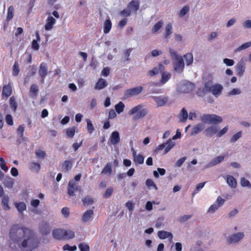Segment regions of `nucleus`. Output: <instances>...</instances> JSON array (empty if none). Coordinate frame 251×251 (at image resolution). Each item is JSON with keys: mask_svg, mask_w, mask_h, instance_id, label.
<instances>
[{"mask_svg": "<svg viewBox=\"0 0 251 251\" xmlns=\"http://www.w3.org/2000/svg\"><path fill=\"white\" fill-rule=\"evenodd\" d=\"M25 234L28 236V240L30 238L35 240V234L33 230L28 228L20 227L19 225H14L11 227L9 237L14 243H18Z\"/></svg>", "mask_w": 251, "mask_h": 251, "instance_id": "obj_1", "label": "nucleus"}, {"mask_svg": "<svg viewBox=\"0 0 251 251\" xmlns=\"http://www.w3.org/2000/svg\"><path fill=\"white\" fill-rule=\"evenodd\" d=\"M143 107L142 105H138L132 108L129 112V115H133L135 113L137 114L134 116V120H139L148 113V110L147 109H142Z\"/></svg>", "mask_w": 251, "mask_h": 251, "instance_id": "obj_2", "label": "nucleus"}, {"mask_svg": "<svg viewBox=\"0 0 251 251\" xmlns=\"http://www.w3.org/2000/svg\"><path fill=\"white\" fill-rule=\"evenodd\" d=\"M201 120L204 123L216 124L222 122V118L215 114H203L201 117Z\"/></svg>", "mask_w": 251, "mask_h": 251, "instance_id": "obj_3", "label": "nucleus"}, {"mask_svg": "<svg viewBox=\"0 0 251 251\" xmlns=\"http://www.w3.org/2000/svg\"><path fill=\"white\" fill-rule=\"evenodd\" d=\"M38 229L42 235H47L50 233L51 228L49 223L45 221H42L39 225Z\"/></svg>", "mask_w": 251, "mask_h": 251, "instance_id": "obj_4", "label": "nucleus"}, {"mask_svg": "<svg viewBox=\"0 0 251 251\" xmlns=\"http://www.w3.org/2000/svg\"><path fill=\"white\" fill-rule=\"evenodd\" d=\"M143 89V87L141 86L127 89L125 92V97L129 98L133 96L138 95L142 91Z\"/></svg>", "mask_w": 251, "mask_h": 251, "instance_id": "obj_5", "label": "nucleus"}, {"mask_svg": "<svg viewBox=\"0 0 251 251\" xmlns=\"http://www.w3.org/2000/svg\"><path fill=\"white\" fill-rule=\"evenodd\" d=\"M39 75L41 77L40 82L42 83H44L45 78L48 75V70L47 64L43 62L42 63L39 69Z\"/></svg>", "mask_w": 251, "mask_h": 251, "instance_id": "obj_6", "label": "nucleus"}, {"mask_svg": "<svg viewBox=\"0 0 251 251\" xmlns=\"http://www.w3.org/2000/svg\"><path fill=\"white\" fill-rule=\"evenodd\" d=\"M28 241L30 242L29 246L32 249L37 248L38 246L39 242L37 240V237L35 236V240L30 238L28 240V236L27 239H25L21 243V247L23 248H25L28 246Z\"/></svg>", "mask_w": 251, "mask_h": 251, "instance_id": "obj_7", "label": "nucleus"}, {"mask_svg": "<svg viewBox=\"0 0 251 251\" xmlns=\"http://www.w3.org/2000/svg\"><path fill=\"white\" fill-rule=\"evenodd\" d=\"M79 186L78 183L71 180L69 181L68 186V193L69 196H74L75 192L78 190Z\"/></svg>", "mask_w": 251, "mask_h": 251, "instance_id": "obj_8", "label": "nucleus"}, {"mask_svg": "<svg viewBox=\"0 0 251 251\" xmlns=\"http://www.w3.org/2000/svg\"><path fill=\"white\" fill-rule=\"evenodd\" d=\"M184 67L183 59L181 56L176 57V62L174 64V70L178 73L183 71Z\"/></svg>", "mask_w": 251, "mask_h": 251, "instance_id": "obj_9", "label": "nucleus"}, {"mask_svg": "<svg viewBox=\"0 0 251 251\" xmlns=\"http://www.w3.org/2000/svg\"><path fill=\"white\" fill-rule=\"evenodd\" d=\"M12 93V87L10 83L4 85L2 88L1 97L2 99H6L11 95Z\"/></svg>", "mask_w": 251, "mask_h": 251, "instance_id": "obj_10", "label": "nucleus"}, {"mask_svg": "<svg viewBox=\"0 0 251 251\" xmlns=\"http://www.w3.org/2000/svg\"><path fill=\"white\" fill-rule=\"evenodd\" d=\"M244 234L243 232H238L231 235L228 239L229 244L239 242L243 238Z\"/></svg>", "mask_w": 251, "mask_h": 251, "instance_id": "obj_11", "label": "nucleus"}, {"mask_svg": "<svg viewBox=\"0 0 251 251\" xmlns=\"http://www.w3.org/2000/svg\"><path fill=\"white\" fill-rule=\"evenodd\" d=\"M246 66L244 61L241 59L236 65L235 71L238 76H241L244 73Z\"/></svg>", "mask_w": 251, "mask_h": 251, "instance_id": "obj_12", "label": "nucleus"}, {"mask_svg": "<svg viewBox=\"0 0 251 251\" xmlns=\"http://www.w3.org/2000/svg\"><path fill=\"white\" fill-rule=\"evenodd\" d=\"M133 160L136 164H142L144 161V157L141 154H136V152L133 148H131Z\"/></svg>", "mask_w": 251, "mask_h": 251, "instance_id": "obj_13", "label": "nucleus"}, {"mask_svg": "<svg viewBox=\"0 0 251 251\" xmlns=\"http://www.w3.org/2000/svg\"><path fill=\"white\" fill-rule=\"evenodd\" d=\"M223 89V87L222 85L216 84L212 87L210 92H211L214 96L217 97L221 94Z\"/></svg>", "mask_w": 251, "mask_h": 251, "instance_id": "obj_14", "label": "nucleus"}, {"mask_svg": "<svg viewBox=\"0 0 251 251\" xmlns=\"http://www.w3.org/2000/svg\"><path fill=\"white\" fill-rule=\"evenodd\" d=\"M39 88L35 84H32L30 86L29 94V97L33 99H36L38 96Z\"/></svg>", "mask_w": 251, "mask_h": 251, "instance_id": "obj_15", "label": "nucleus"}, {"mask_svg": "<svg viewBox=\"0 0 251 251\" xmlns=\"http://www.w3.org/2000/svg\"><path fill=\"white\" fill-rule=\"evenodd\" d=\"M127 7L131 11L136 12L140 7V2L138 0H132L128 4Z\"/></svg>", "mask_w": 251, "mask_h": 251, "instance_id": "obj_16", "label": "nucleus"}, {"mask_svg": "<svg viewBox=\"0 0 251 251\" xmlns=\"http://www.w3.org/2000/svg\"><path fill=\"white\" fill-rule=\"evenodd\" d=\"M110 141L111 144L113 145H117L120 141L119 133L117 131H113L110 136Z\"/></svg>", "mask_w": 251, "mask_h": 251, "instance_id": "obj_17", "label": "nucleus"}, {"mask_svg": "<svg viewBox=\"0 0 251 251\" xmlns=\"http://www.w3.org/2000/svg\"><path fill=\"white\" fill-rule=\"evenodd\" d=\"M53 237L57 240H63V229L56 228L52 232Z\"/></svg>", "mask_w": 251, "mask_h": 251, "instance_id": "obj_18", "label": "nucleus"}, {"mask_svg": "<svg viewBox=\"0 0 251 251\" xmlns=\"http://www.w3.org/2000/svg\"><path fill=\"white\" fill-rule=\"evenodd\" d=\"M204 128V125L202 123H199L196 126H194L191 131V135L192 136L195 135L201 131Z\"/></svg>", "mask_w": 251, "mask_h": 251, "instance_id": "obj_19", "label": "nucleus"}, {"mask_svg": "<svg viewBox=\"0 0 251 251\" xmlns=\"http://www.w3.org/2000/svg\"><path fill=\"white\" fill-rule=\"evenodd\" d=\"M164 66L160 64L158 67H155L152 70L149 71L148 74L151 76H153L164 71Z\"/></svg>", "mask_w": 251, "mask_h": 251, "instance_id": "obj_20", "label": "nucleus"}, {"mask_svg": "<svg viewBox=\"0 0 251 251\" xmlns=\"http://www.w3.org/2000/svg\"><path fill=\"white\" fill-rule=\"evenodd\" d=\"M94 214L93 210L90 209L87 210L82 215L81 220L83 222L86 223L91 220Z\"/></svg>", "mask_w": 251, "mask_h": 251, "instance_id": "obj_21", "label": "nucleus"}, {"mask_svg": "<svg viewBox=\"0 0 251 251\" xmlns=\"http://www.w3.org/2000/svg\"><path fill=\"white\" fill-rule=\"evenodd\" d=\"M55 23V19L51 16L48 17L47 20V23L45 25V29L46 30H50L52 28L53 25Z\"/></svg>", "mask_w": 251, "mask_h": 251, "instance_id": "obj_22", "label": "nucleus"}, {"mask_svg": "<svg viewBox=\"0 0 251 251\" xmlns=\"http://www.w3.org/2000/svg\"><path fill=\"white\" fill-rule=\"evenodd\" d=\"M154 100L157 102V105L158 106H163L165 105L168 101V98L167 97H154Z\"/></svg>", "mask_w": 251, "mask_h": 251, "instance_id": "obj_23", "label": "nucleus"}, {"mask_svg": "<svg viewBox=\"0 0 251 251\" xmlns=\"http://www.w3.org/2000/svg\"><path fill=\"white\" fill-rule=\"evenodd\" d=\"M157 235L158 237L161 239H165L168 238H170L172 239L173 238V235L171 232L164 230L158 231Z\"/></svg>", "mask_w": 251, "mask_h": 251, "instance_id": "obj_24", "label": "nucleus"}, {"mask_svg": "<svg viewBox=\"0 0 251 251\" xmlns=\"http://www.w3.org/2000/svg\"><path fill=\"white\" fill-rule=\"evenodd\" d=\"M107 86V82L104 79L99 78L98 82L96 84L95 89L98 90L102 89Z\"/></svg>", "mask_w": 251, "mask_h": 251, "instance_id": "obj_25", "label": "nucleus"}, {"mask_svg": "<svg viewBox=\"0 0 251 251\" xmlns=\"http://www.w3.org/2000/svg\"><path fill=\"white\" fill-rule=\"evenodd\" d=\"M178 117L180 122H184L187 120L188 118V112L184 107L182 108L181 109L178 115Z\"/></svg>", "mask_w": 251, "mask_h": 251, "instance_id": "obj_26", "label": "nucleus"}, {"mask_svg": "<svg viewBox=\"0 0 251 251\" xmlns=\"http://www.w3.org/2000/svg\"><path fill=\"white\" fill-rule=\"evenodd\" d=\"M226 182L231 188H235L237 186L236 179L231 175L226 176Z\"/></svg>", "mask_w": 251, "mask_h": 251, "instance_id": "obj_27", "label": "nucleus"}, {"mask_svg": "<svg viewBox=\"0 0 251 251\" xmlns=\"http://www.w3.org/2000/svg\"><path fill=\"white\" fill-rule=\"evenodd\" d=\"M218 128L216 126H212L205 129V134L207 136H211L217 133Z\"/></svg>", "mask_w": 251, "mask_h": 251, "instance_id": "obj_28", "label": "nucleus"}, {"mask_svg": "<svg viewBox=\"0 0 251 251\" xmlns=\"http://www.w3.org/2000/svg\"><path fill=\"white\" fill-rule=\"evenodd\" d=\"M63 240H69L75 237V233L71 230L63 229Z\"/></svg>", "mask_w": 251, "mask_h": 251, "instance_id": "obj_29", "label": "nucleus"}, {"mask_svg": "<svg viewBox=\"0 0 251 251\" xmlns=\"http://www.w3.org/2000/svg\"><path fill=\"white\" fill-rule=\"evenodd\" d=\"M212 80H209L204 83V87L202 89L203 93L210 92V90L213 87Z\"/></svg>", "mask_w": 251, "mask_h": 251, "instance_id": "obj_30", "label": "nucleus"}, {"mask_svg": "<svg viewBox=\"0 0 251 251\" xmlns=\"http://www.w3.org/2000/svg\"><path fill=\"white\" fill-rule=\"evenodd\" d=\"M9 104L12 110L14 112H16L18 107V103L14 96L10 97L9 99Z\"/></svg>", "mask_w": 251, "mask_h": 251, "instance_id": "obj_31", "label": "nucleus"}, {"mask_svg": "<svg viewBox=\"0 0 251 251\" xmlns=\"http://www.w3.org/2000/svg\"><path fill=\"white\" fill-rule=\"evenodd\" d=\"M162 75L161 79V82L162 84H164L166 83L171 77V74L168 72H164V71L162 72Z\"/></svg>", "mask_w": 251, "mask_h": 251, "instance_id": "obj_32", "label": "nucleus"}, {"mask_svg": "<svg viewBox=\"0 0 251 251\" xmlns=\"http://www.w3.org/2000/svg\"><path fill=\"white\" fill-rule=\"evenodd\" d=\"M112 23L110 19H107L104 23L103 32L105 34L109 32L111 29Z\"/></svg>", "mask_w": 251, "mask_h": 251, "instance_id": "obj_33", "label": "nucleus"}, {"mask_svg": "<svg viewBox=\"0 0 251 251\" xmlns=\"http://www.w3.org/2000/svg\"><path fill=\"white\" fill-rule=\"evenodd\" d=\"M29 168L32 171L39 172L41 169V166L39 163L32 162L29 164Z\"/></svg>", "mask_w": 251, "mask_h": 251, "instance_id": "obj_34", "label": "nucleus"}, {"mask_svg": "<svg viewBox=\"0 0 251 251\" xmlns=\"http://www.w3.org/2000/svg\"><path fill=\"white\" fill-rule=\"evenodd\" d=\"M163 22L162 20L158 21L152 27L151 31L153 33L157 32L163 26Z\"/></svg>", "mask_w": 251, "mask_h": 251, "instance_id": "obj_35", "label": "nucleus"}, {"mask_svg": "<svg viewBox=\"0 0 251 251\" xmlns=\"http://www.w3.org/2000/svg\"><path fill=\"white\" fill-rule=\"evenodd\" d=\"M187 65H191L193 62V56L192 53H187L184 56Z\"/></svg>", "mask_w": 251, "mask_h": 251, "instance_id": "obj_36", "label": "nucleus"}, {"mask_svg": "<svg viewBox=\"0 0 251 251\" xmlns=\"http://www.w3.org/2000/svg\"><path fill=\"white\" fill-rule=\"evenodd\" d=\"M14 8L13 6H10L8 8L7 15L6 20L7 21H10L14 16Z\"/></svg>", "mask_w": 251, "mask_h": 251, "instance_id": "obj_37", "label": "nucleus"}, {"mask_svg": "<svg viewBox=\"0 0 251 251\" xmlns=\"http://www.w3.org/2000/svg\"><path fill=\"white\" fill-rule=\"evenodd\" d=\"M15 205L18 211L21 213L26 209V205L23 202H16Z\"/></svg>", "mask_w": 251, "mask_h": 251, "instance_id": "obj_38", "label": "nucleus"}, {"mask_svg": "<svg viewBox=\"0 0 251 251\" xmlns=\"http://www.w3.org/2000/svg\"><path fill=\"white\" fill-rule=\"evenodd\" d=\"M9 198L7 196H4L2 199V205L3 209L5 210L10 209V207L8 205Z\"/></svg>", "mask_w": 251, "mask_h": 251, "instance_id": "obj_39", "label": "nucleus"}, {"mask_svg": "<svg viewBox=\"0 0 251 251\" xmlns=\"http://www.w3.org/2000/svg\"><path fill=\"white\" fill-rule=\"evenodd\" d=\"M20 72L19 65L17 61L14 62L12 69V75L14 76H17Z\"/></svg>", "mask_w": 251, "mask_h": 251, "instance_id": "obj_40", "label": "nucleus"}, {"mask_svg": "<svg viewBox=\"0 0 251 251\" xmlns=\"http://www.w3.org/2000/svg\"><path fill=\"white\" fill-rule=\"evenodd\" d=\"M72 167V163L70 160H65L62 165V168L66 172H68Z\"/></svg>", "mask_w": 251, "mask_h": 251, "instance_id": "obj_41", "label": "nucleus"}, {"mask_svg": "<svg viewBox=\"0 0 251 251\" xmlns=\"http://www.w3.org/2000/svg\"><path fill=\"white\" fill-rule=\"evenodd\" d=\"M124 107H125V104L122 101L119 102L115 106V108L116 112L119 114L123 111Z\"/></svg>", "mask_w": 251, "mask_h": 251, "instance_id": "obj_42", "label": "nucleus"}, {"mask_svg": "<svg viewBox=\"0 0 251 251\" xmlns=\"http://www.w3.org/2000/svg\"><path fill=\"white\" fill-rule=\"evenodd\" d=\"M35 153L38 158L41 159H44L46 155V152L40 149L36 150Z\"/></svg>", "mask_w": 251, "mask_h": 251, "instance_id": "obj_43", "label": "nucleus"}, {"mask_svg": "<svg viewBox=\"0 0 251 251\" xmlns=\"http://www.w3.org/2000/svg\"><path fill=\"white\" fill-rule=\"evenodd\" d=\"M251 46V42H248L245 43L243 44L241 46L237 48L235 51H239L243 50H245L249 48Z\"/></svg>", "mask_w": 251, "mask_h": 251, "instance_id": "obj_44", "label": "nucleus"}, {"mask_svg": "<svg viewBox=\"0 0 251 251\" xmlns=\"http://www.w3.org/2000/svg\"><path fill=\"white\" fill-rule=\"evenodd\" d=\"M82 201L84 205L91 204L94 202L93 198L90 196H86L84 199H82Z\"/></svg>", "mask_w": 251, "mask_h": 251, "instance_id": "obj_45", "label": "nucleus"}, {"mask_svg": "<svg viewBox=\"0 0 251 251\" xmlns=\"http://www.w3.org/2000/svg\"><path fill=\"white\" fill-rule=\"evenodd\" d=\"M225 156L223 155H220L215 158L212 161L211 163L212 165H216L222 161H223L224 159Z\"/></svg>", "mask_w": 251, "mask_h": 251, "instance_id": "obj_46", "label": "nucleus"}, {"mask_svg": "<svg viewBox=\"0 0 251 251\" xmlns=\"http://www.w3.org/2000/svg\"><path fill=\"white\" fill-rule=\"evenodd\" d=\"M167 144L165 147L164 150V154L167 153L169 151H170L175 146V144L171 142V140H169V141L167 143Z\"/></svg>", "mask_w": 251, "mask_h": 251, "instance_id": "obj_47", "label": "nucleus"}, {"mask_svg": "<svg viewBox=\"0 0 251 251\" xmlns=\"http://www.w3.org/2000/svg\"><path fill=\"white\" fill-rule=\"evenodd\" d=\"M146 184L150 189L152 187L154 188L156 190L157 189L156 185L151 179H147L146 181Z\"/></svg>", "mask_w": 251, "mask_h": 251, "instance_id": "obj_48", "label": "nucleus"}, {"mask_svg": "<svg viewBox=\"0 0 251 251\" xmlns=\"http://www.w3.org/2000/svg\"><path fill=\"white\" fill-rule=\"evenodd\" d=\"M166 33L165 36L167 38L169 35L172 33V26L171 24H168L167 25L165 28Z\"/></svg>", "mask_w": 251, "mask_h": 251, "instance_id": "obj_49", "label": "nucleus"}, {"mask_svg": "<svg viewBox=\"0 0 251 251\" xmlns=\"http://www.w3.org/2000/svg\"><path fill=\"white\" fill-rule=\"evenodd\" d=\"M241 185L243 187H248L251 188V184L250 181L244 177L241 179Z\"/></svg>", "mask_w": 251, "mask_h": 251, "instance_id": "obj_50", "label": "nucleus"}, {"mask_svg": "<svg viewBox=\"0 0 251 251\" xmlns=\"http://www.w3.org/2000/svg\"><path fill=\"white\" fill-rule=\"evenodd\" d=\"M87 121V130L89 133L91 134L94 130V127L93 125L89 119H86Z\"/></svg>", "mask_w": 251, "mask_h": 251, "instance_id": "obj_51", "label": "nucleus"}, {"mask_svg": "<svg viewBox=\"0 0 251 251\" xmlns=\"http://www.w3.org/2000/svg\"><path fill=\"white\" fill-rule=\"evenodd\" d=\"M112 172L111 165L109 163H107L106 165L104 167L102 170L101 173L102 174H111Z\"/></svg>", "mask_w": 251, "mask_h": 251, "instance_id": "obj_52", "label": "nucleus"}, {"mask_svg": "<svg viewBox=\"0 0 251 251\" xmlns=\"http://www.w3.org/2000/svg\"><path fill=\"white\" fill-rule=\"evenodd\" d=\"M78 248L80 251H90V248L88 245L85 243H80Z\"/></svg>", "mask_w": 251, "mask_h": 251, "instance_id": "obj_53", "label": "nucleus"}, {"mask_svg": "<svg viewBox=\"0 0 251 251\" xmlns=\"http://www.w3.org/2000/svg\"><path fill=\"white\" fill-rule=\"evenodd\" d=\"M75 133V127L67 128L66 130V134L69 137H73Z\"/></svg>", "mask_w": 251, "mask_h": 251, "instance_id": "obj_54", "label": "nucleus"}, {"mask_svg": "<svg viewBox=\"0 0 251 251\" xmlns=\"http://www.w3.org/2000/svg\"><path fill=\"white\" fill-rule=\"evenodd\" d=\"M24 126L23 125H20L17 129V133L21 138L22 139H24L23 133L24 131Z\"/></svg>", "mask_w": 251, "mask_h": 251, "instance_id": "obj_55", "label": "nucleus"}, {"mask_svg": "<svg viewBox=\"0 0 251 251\" xmlns=\"http://www.w3.org/2000/svg\"><path fill=\"white\" fill-rule=\"evenodd\" d=\"M205 183H206L205 182H201V183H199L197 185L196 188L195 190V191H194V192L193 193L192 195L194 196L195 194H197L200 191V190L201 189L204 187Z\"/></svg>", "mask_w": 251, "mask_h": 251, "instance_id": "obj_56", "label": "nucleus"}, {"mask_svg": "<svg viewBox=\"0 0 251 251\" xmlns=\"http://www.w3.org/2000/svg\"><path fill=\"white\" fill-rule=\"evenodd\" d=\"M189 7L188 6H184L179 12V16L183 17L189 11Z\"/></svg>", "mask_w": 251, "mask_h": 251, "instance_id": "obj_57", "label": "nucleus"}, {"mask_svg": "<svg viewBox=\"0 0 251 251\" xmlns=\"http://www.w3.org/2000/svg\"><path fill=\"white\" fill-rule=\"evenodd\" d=\"M113 189L112 187H109V188H108L104 195H103V197L105 198H109L111 195L113 193Z\"/></svg>", "mask_w": 251, "mask_h": 251, "instance_id": "obj_58", "label": "nucleus"}, {"mask_svg": "<svg viewBox=\"0 0 251 251\" xmlns=\"http://www.w3.org/2000/svg\"><path fill=\"white\" fill-rule=\"evenodd\" d=\"M64 251H75L76 250V247L75 246H70L69 244H66L63 247Z\"/></svg>", "mask_w": 251, "mask_h": 251, "instance_id": "obj_59", "label": "nucleus"}, {"mask_svg": "<svg viewBox=\"0 0 251 251\" xmlns=\"http://www.w3.org/2000/svg\"><path fill=\"white\" fill-rule=\"evenodd\" d=\"M5 121L7 125L9 126L13 125V118L11 115L7 114L6 115Z\"/></svg>", "mask_w": 251, "mask_h": 251, "instance_id": "obj_60", "label": "nucleus"}, {"mask_svg": "<svg viewBox=\"0 0 251 251\" xmlns=\"http://www.w3.org/2000/svg\"><path fill=\"white\" fill-rule=\"evenodd\" d=\"M241 136H242V132H241V131H239V132H237V133L234 134L232 137V138L230 139V142H232V143L235 142L239 138H240L241 137Z\"/></svg>", "mask_w": 251, "mask_h": 251, "instance_id": "obj_61", "label": "nucleus"}, {"mask_svg": "<svg viewBox=\"0 0 251 251\" xmlns=\"http://www.w3.org/2000/svg\"><path fill=\"white\" fill-rule=\"evenodd\" d=\"M61 213L65 218H68L70 214V211L69 208L67 207H63L62 209Z\"/></svg>", "mask_w": 251, "mask_h": 251, "instance_id": "obj_62", "label": "nucleus"}, {"mask_svg": "<svg viewBox=\"0 0 251 251\" xmlns=\"http://www.w3.org/2000/svg\"><path fill=\"white\" fill-rule=\"evenodd\" d=\"M228 130V127L227 126H225L224 128H223L222 129H221L220 131L217 132V136L218 137H220L224 134H225Z\"/></svg>", "mask_w": 251, "mask_h": 251, "instance_id": "obj_63", "label": "nucleus"}, {"mask_svg": "<svg viewBox=\"0 0 251 251\" xmlns=\"http://www.w3.org/2000/svg\"><path fill=\"white\" fill-rule=\"evenodd\" d=\"M224 63L228 66H231L234 65V61L232 59L225 58L223 60Z\"/></svg>", "mask_w": 251, "mask_h": 251, "instance_id": "obj_64", "label": "nucleus"}]
</instances>
